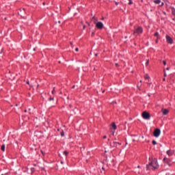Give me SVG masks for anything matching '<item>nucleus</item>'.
I'll return each instance as SVG.
<instances>
[{
	"label": "nucleus",
	"instance_id": "37998d69",
	"mask_svg": "<svg viewBox=\"0 0 175 175\" xmlns=\"http://www.w3.org/2000/svg\"><path fill=\"white\" fill-rule=\"evenodd\" d=\"M24 111H25V113H27V109H25Z\"/></svg>",
	"mask_w": 175,
	"mask_h": 175
},
{
	"label": "nucleus",
	"instance_id": "58836bf2",
	"mask_svg": "<svg viewBox=\"0 0 175 175\" xmlns=\"http://www.w3.org/2000/svg\"><path fill=\"white\" fill-rule=\"evenodd\" d=\"M33 51H36V49L34 48V49H33Z\"/></svg>",
	"mask_w": 175,
	"mask_h": 175
},
{
	"label": "nucleus",
	"instance_id": "49530a36",
	"mask_svg": "<svg viewBox=\"0 0 175 175\" xmlns=\"http://www.w3.org/2000/svg\"><path fill=\"white\" fill-rule=\"evenodd\" d=\"M104 92H105V90L103 91V94H104Z\"/></svg>",
	"mask_w": 175,
	"mask_h": 175
},
{
	"label": "nucleus",
	"instance_id": "1a4fd4ad",
	"mask_svg": "<svg viewBox=\"0 0 175 175\" xmlns=\"http://www.w3.org/2000/svg\"><path fill=\"white\" fill-rule=\"evenodd\" d=\"M161 111L163 113V116H167V114H169V110L166 109H162Z\"/></svg>",
	"mask_w": 175,
	"mask_h": 175
},
{
	"label": "nucleus",
	"instance_id": "a211bd4d",
	"mask_svg": "<svg viewBox=\"0 0 175 175\" xmlns=\"http://www.w3.org/2000/svg\"><path fill=\"white\" fill-rule=\"evenodd\" d=\"M52 94L54 95L55 94V88H53V90H52Z\"/></svg>",
	"mask_w": 175,
	"mask_h": 175
},
{
	"label": "nucleus",
	"instance_id": "f257e3e1",
	"mask_svg": "<svg viewBox=\"0 0 175 175\" xmlns=\"http://www.w3.org/2000/svg\"><path fill=\"white\" fill-rule=\"evenodd\" d=\"M149 161H150V162L148 165H146L147 170H149V169L155 170V169H158V167H159V165L158 164V160L156 158L152 159L150 157Z\"/></svg>",
	"mask_w": 175,
	"mask_h": 175
},
{
	"label": "nucleus",
	"instance_id": "8fccbe9b",
	"mask_svg": "<svg viewBox=\"0 0 175 175\" xmlns=\"http://www.w3.org/2000/svg\"><path fill=\"white\" fill-rule=\"evenodd\" d=\"M165 159H166L165 158L163 159V161H165Z\"/></svg>",
	"mask_w": 175,
	"mask_h": 175
},
{
	"label": "nucleus",
	"instance_id": "ea45409f",
	"mask_svg": "<svg viewBox=\"0 0 175 175\" xmlns=\"http://www.w3.org/2000/svg\"><path fill=\"white\" fill-rule=\"evenodd\" d=\"M116 66H118V64L116 63Z\"/></svg>",
	"mask_w": 175,
	"mask_h": 175
},
{
	"label": "nucleus",
	"instance_id": "412c9836",
	"mask_svg": "<svg viewBox=\"0 0 175 175\" xmlns=\"http://www.w3.org/2000/svg\"><path fill=\"white\" fill-rule=\"evenodd\" d=\"M129 5H132L133 3V2L132 1V0H129Z\"/></svg>",
	"mask_w": 175,
	"mask_h": 175
},
{
	"label": "nucleus",
	"instance_id": "2eb2a0df",
	"mask_svg": "<svg viewBox=\"0 0 175 175\" xmlns=\"http://www.w3.org/2000/svg\"><path fill=\"white\" fill-rule=\"evenodd\" d=\"M5 145H2L1 148V151H5Z\"/></svg>",
	"mask_w": 175,
	"mask_h": 175
},
{
	"label": "nucleus",
	"instance_id": "2f4dec72",
	"mask_svg": "<svg viewBox=\"0 0 175 175\" xmlns=\"http://www.w3.org/2000/svg\"><path fill=\"white\" fill-rule=\"evenodd\" d=\"M88 25L90 27L91 25L90 24V23H87Z\"/></svg>",
	"mask_w": 175,
	"mask_h": 175
},
{
	"label": "nucleus",
	"instance_id": "cd10ccee",
	"mask_svg": "<svg viewBox=\"0 0 175 175\" xmlns=\"http://www.w3.org/2000/svg\"><path fill=\"white\" fill-rule=\"evenodd\" d=\"M107 137L106 135H104V136H103V139H107Z\"/></svg>",
	"mask_w": 175,
	"mask_h": 175
},
{
	"label": "nucleus",
	"instance_id": "39448f33",
	"mask_svg": "<svg viewBox=\"0 0 175 175\" xmlns=\"http://www.w3.org/2000/svg\"><path fill=\"white\" fill-rule=\"evenodd\" d=\"M161 135V130L159 129H156L153 132V135L154 137H159Z\"/></svg>",
	"mask_w": 175,
	"mask_h": 175
},
{
	"label": "nucleus",
	"instance_id": "9d476101",
	"mask_svg": "<svg viewBox=\"0 0 175 175\" xmlns=\"http://www.w3.org/2000/svg\"><path fill=\"white\" fill-rule=\"evenodd\" d=\"M167 154L169 155V157H172V155L174 154V150H169L167 151Z\"/></svg>",
	"mask_w": 175,
	"mask_h": 175
},
{
	"label": "nucleus",
	"instance_id": "09e8293b",
	"mask_svg": "<svg viewBox=\"0 0 175 175\" xmlns=\"http://www.w3.org/2000/svg\"><path fill=\"white\" fill-rule=\"evenodd\" d=\"M137 167L139 168V167H140V166H139V165H138V166H137Z\"/></svg>",
	"mask_w": 175,
	"mask_h": 175
},
{
	"label": "nucleus",
	"instance_id": "6e6552de",
	"mask_svg": "<svg viewBox=\"0 0 175 175\" xmlns=\"http://www.w3.org/2000/svg\"><path fill=\"white\" fill-rule=\"evenodd\" d=\"M166 40L167 43H169L170 44H173V38H171L170 36H166Z\"/></svg>",
	"mask_w": 175,
	"mask_h": 175
},
{
	"label": "nucleus",
	"instance_id": "f3484780",
	"mask_svg": "<svg viewBox=\"0 0 175 175\" xmlns=\"http://www.w3.org/2000/svg\"><path fill=\"white\" fill-rule=\"evenodd\" d=\"M154 36H157V38H158V36H159V33H158V32H156V33H154Z\"/></svg>",
	"mask_w": 175,
	"mask_h": 175
},
{
	"label": "nucleus",
	"instance_id": "b1692460",
	"mask_svg": "<svg viewBox=\"0 0 175 175\" xmlns=\"http://www.w3.org/2000/svg\"><path fill=\"white\" fill-rule=\"evenodd\" d=\"M49 100H54V97H50Z\"/></svg>",
	"mask_w": 175,
	"mask_h": 175
},
{
	"label": "nucleus",
	"instance_id": "f03ea898",
	"mask_svg": "<svg viewBox=\"0 0 175 175\" xmlns=\"http://www.w3.org/2000/svg\"><path fill=\"white\" fill-rule=\"evenodd\" d=\"M135 33H137V35H142V33H143V27L138 26V27L133 31V35Z\"/></svg>",
	"mask_w": 175,
	"mask_h": 175
},
{
	"label": "nucleus",
	"instance_id": "7c9ffc66",
	"mask_svg": "<svg viewBox=\"0 0 175 175\" xmlns=\"http://www.w3.org/2000/svg\"><path fill=\"white\" fill-rule=\"evenodd\" d=\"M163 81H166V79H165V78H163Z\"/></svg>",
	"mask_w": 175,
	"mask_h": 175
},
{
	"label": "nucleus",
	"instance_id": "f8f14e48",
	"mask_svg": "<svg viewBox=\"0 0 175 175\" xmlns=\"http://www.w3.org/2000/svg\"><path fill=\"white\" fill-rule=\"evenodd\" d=\"M154 3H156V5H159L161 3V0H154Z\"/></svg>",
	"mask_w": 175,
	"mask_h": 175
},
{
	"label": "nucleus",
	"instance_id": "f704fd0d",
	"mask_svg": "<svg viewBox=\"0 0 175 175\" xmlns=\"http://www.w3.org/2000/svg\"><path fill=\"white\" fill-rule=\"evenodd\" d=\"M169 69H170V68H169V67H167V68H166V70H169Z\"/></svg>",
	"mask_w": 175,
	"mask_h": 175
},
{
	"label": "nucleus",
	"instance_id": "6ab92c4d",
	"mask_svg": "<svg viewBox=\"0 0 175 175\" xmlns=\"http://www.w3.org/2000/svg\"><path fill=\"white\" fill-rule=\"evenodd\" d=\"M152 144H153V146H155V144H157V142L155 140H153L152 142Z\"/></svg>",
	"mask_w": 175,
	"mask_h": 175
},
{
	"label": "nucleus",
	"instance_id": "4be33fe9",
	"mask_svg": "<svg viewBox=\"0 0 175 175\" xmlns=\"http://www.w3.org/2000/svg\"><path fill=\"white\" fill-rule=\"evenodd\" d=\"M148 64H150V60L148 59V60L146 61V65L147 66V65H148Z\"/></svg>",
	"mask_w": 175,
	"mask_h": 175
},
{
	"label": "nucleus",
	"instance_id": "c756f323",
	"mask_svg": "<svg viewBox=\"0 0 175 175\" xmlns=\"http://www.w3.org/2000/svg\"><path fill=\"white\" fill-rule=\"evenodd\" d=\"M83 29H85V25H83Z\"/></svg>",
	"mask_w": 175,
	"mask_h": 175
},
{
	"label": "nucleus",
	"instance_id": "3c124183",
	"mask_svg": "<svg viewBox=\"0 0 175 175\" xmlns=\"http://www.w3.org/2000/svg\"><path fill=\"white\" fill-rule=\"evenodd\" d=\"M43 5H44V3H43Z\"/></svg>",
	"mask_w": 175,
	"mask_h": 175
},
{
	"label": "nucleus",
	"instance_id": "e433bc0d",
	"mask_svg": "<svg viewBox=\"0 0 175 175\" xmlns=\"http://www.w3.org/2000/svg\"><path fill=\"white\" fill-rule=\"evenodd\" d=\"M102 170H105V167H102Z\"/></svg>",
	"mask_w": 175,
	"mask_h": 175
},
{
	"label": "nucleus",
	"instance_id": "423d86ee",
	"mask_svg": "<svg viewBox=\"0 0 175 175\" xmlns=\"http://www.w3.org/2000/svg\"><path fill=\"white\" fill-rule=\"evenodd\" d=\"M18 14L21 16V17H25V8H21L19 10V12H18Z\"/></svg>",
	"mask_w": 175,
	"mask_h": 175
},
{
	"label": "nucleus",
	"instance_id": "aec40b11",
	"mask_svg": "<svg viewBox=\"0 0 175 175\" xmlns=\"http://www.w3.org/2000/svg\"><path fill=\"white\" fill-rule=\"evenodd\" d=\"M164 72V77H166L167 75L166 74V70H163Z\"/></svg>",
	"mask_w": 175,
	"mask_h": 175
},
{
	"label": "nucleus",
	"instance_id": "de8ad7c7",
	"mask_svg": "<svg viewBox=\"0 0 175 175\" xmlns=\"http://www.w3.org/2000/svg\"><path fill=\"white\" fill-rule=\"evenodd\" d=\"M72 88H75V85L72 86Z\"/></svg>",
	"mask_w": 175,
	"mask_h": 175
},
{
	"label": "nucleus",
	"instance_id": "ddd939ff",
	"mask_svg": "<svg viewBox=\"0 0 175 175\" xmlns=\"http://www.w3.org/2000/svg\"><path fill=\"white\" fill-rule=\"evenodd\" d=\"M172 14H173V16H175V8H172Z\"/></svg>",
	"mask_w": 175,
	"mask_h": 175
},
{
	"label": "nucleus",
	"instance_id": "a18cd8bd",
	"mask_svg": "<svg viewBox=\"0 0 175 175\" xmlns=\"http://www.w3.org/2000/svg\"><path fill=\"white\" fill-rule=\"evenodd\" d=\"M16 107L18 106V104H16Z\"/></svg>",
	"mask_w": 175,
	"mask_h": 175
},
{
	"label": "nucleus",
	"instance_id": "0eeeda50",
	"mask_svg": "<svg viewBox=\"0 0 175 175\" xmlns=\"http://www.w3.org/2000/svg\"><path fill=\"white\" fill-rule=\"evenodd\" d=\"M109 144H110L111 147H112V148L116 147V148H118V146H121V143L116 142H113L112 143L111 142Z\"/></svg>",
	"mask_w": 175,
	"mask_h": 175
},
{
	"label": "nucleus",
	"instance_id": "c03bdc74",
	"mask_svg": "<svg viewBox=\"0 0 175 175\" xmlns=\"http://www.w3.org/2000/svg\"><path fill=\"white\" fill-rule=\"evenodd\" d=\"M92 18H93V19H95V16H93Z\"/></svg>",
	"mask_w": 175,
	"mask_h": 175
},
{
	"label": "nucleus",
	"instance_id": "473e14b6",
	"mask_svg": "<svg viewBox=\"0 0 175 175\" xmlns=\"http://www.w3.org/2000/svg\"><path fill=\"white\" fill-rule=\"evenodd\" d=\"M95 57H98V53H95Z\"/></svg>",
	"mask_w": 175,
	"mask_h": 175
},
{
	"label": "nucleus",
	"instance_id": "a878e982",
	"mask_svg": "<svg viewBox=\"0 0 175 175\" xmlns=\"http://www.w3.org/2000/svg\"><path fill=\"white\" fill-rule=\"evenodd\" d=\"M41 153L42 154V155H44V152H43V150H41Z\"/></svg>",
	"mask_w": 175,
	"mask_h": 175
},
{
	"label": "nucleus",
	"instance_id": "72a5a7b5",
	"mask_svg": "<svg viewBox=\"0 0 175 175\" xmlns=\"http://www.w3.org/2000/svg\"><path fill=\"white\" fill-rule=\"evenodd\" d=\"M163 13L166 16V12H163Z\"/></svg>",
	"mask_w": 175,
	"mask_h": 175
},
{
	"label": "nucleus",
	"instance_id": "79ce46f5",
	"mask_svg": "<svg viewBox=\"0 0 175 175\" xmlns=\"http://www.w3.org/2000/svg\"><path fill=\"white\" fill-rule=\"evenodd\" d=\"M27 84H29V81H27Z\"/></svg>",
	"mask_w": 175,
	"mask_h": 175
},
{
	"label": "nucleus",
	"instance_id": "7ed1b4c3",
	"mask_svg": "<svg viewBox=\"0 0 175 175\" xmlns=\"http://www.w3.org/2000/svg\"><path fill=\"white\" fill-rule=\"evenodd\" d=\"M142 116L144 120H150V118H151V116L150 115V113L147 111H144Z\"/></svg>",
	"mask_w": 175,
	"mask_h": 175
},
{
	"label": "nucleus",
	"instance_id": "c9c22d12",
	"mask_svg": "<svg viewBox=\"0 0 175 175\" xmlns=\"http://www.w3.org/2000/svg\"><path fill=\"white\" fill-rule=\"evenodd\" d=\"M114 132H115L114 131H111L112 135H114Z\"/></svg>",
	"mask_w": 175,
	"mask_h": 175
},
{
	"label": "nucleus",
	"instance_id": "dca6fc26",
	"mask_svg": "<svg viewBox=\"0 0 175 175\" xmlns=\"http://www.w3.org/2000/svg\"><path fill=\"white\" fill-rule=\"evenodd\" d=\"M64 155H65L66 157H68V154H69V152L66 150V151L64 152Z\"/></svg>",
	"mask_w": 175,
	"mask_h": 175
},
{
	"label": "nucleus",
	"instance_id": "4c0bfd02",
	"mask_svg": "<svg viewBox=\"0 0 175 175\" xmlns=\"http://www.w3.org/2000/svg\"><path fill=\"white\" fill-rule=\"evenodd\" d=\"M101 20H105V17H103V18H101Z\"/></svg>",
	"mask_w": 175,
	"mask_h": 175
},
{
	"label": "nucleus",
	"instance_id": "5fc2aeb1",
	"mask_svg": "<svg viewBox=\"0 0 175 175\" xmlns=\"http://www.w3.org/2000/svg\"><path fill=\"white\" fill-rule=\"evenodd\" d=\"M1 175H3V174H1Z\"/></svg>",
	"mask_w": 175,
	"mask_h": 175
},
{
	"label": "nucleus",
	"instance_id": "393cba45",
	"mask_svg": "<svg viewBox=\"0 0 175 175\" xmlns=\"http://www.w3.org/2000/svg\"><path fill=\"white\" fill-rule=\"evenodd\" d=\"M163 65L165 66V65H166V61L163 60Z\"/></svg>",
	"mask_w": 175,
	"mask_h": 175
},
{
	"label": "nucleus",
	"instance_id": "a19ab883",
	"mask_svg": "<svg viewBox=\"0 0 175 175\" xmlns=\"http://www.w3.org/2000/svg\"><path fill=\"white\" fill-rule=\"evenodd\" d=\"M163 5H164V3H161V6H163Z\"/></svg>",
	"mask_w": 175,
	"mask_h": 175
},
{
	"label": "nucleus",
	"instance_id": "bb28decb",
	"mask_svg": "<svg viewBox=\"0 0 175 175\" xmlns=\"http://www.w3.org/2000/svg\"><path fill=\"white\" fill-rule=\"evenodd\" d=\"M75 51H79V48H76Z\"/></svg>",
	"mask_w": 175,
	"mask_h": 175
},
{
	"label": "nucleus",
	"instance_id": "603ef678",
	"mask_svg": "<svg viewBox=\"0 0 175 175\" xmlns=\"http://www.w3.org/2000/svg\"><path fill=\"white\" fill-rule=\"evenodd\" d=\"M172 20H174V18H172Z\"/></svg>",
	"mask_w": 175,
	"mask_h": 175
},
{
	"label": "nucleus",
	"instance_id": "5701e85b",
	"mask_svg": "<svg viewBox=\"0 0 175 175\" xmlns=\"http://www.w3.org/2000/svg\"><path fill=\"white\" fill-rule=\"evenodd\" d=\"M145 79H146V80H147V79H150V77H148V75H146Z\"/></svg>",
	"mask_w": 175,
	"mask_h": 175
},
{
	"label": "nucleus",
	"instance_id": "9b49d317",
	"mask_svg": "<svg viewBox=\"0 0 175 175\" xmlns=\"http://www.w3.org/2000/svg\"><path fill=\"white\" fill-rule=\"evenodd\" d=\"M111 127L113 128V131H116V129H117V125H116L115 122H112Z\"/></svg>",
	"mask_w": 175,
	"mask_h": 175
},
{
	"label": "nucleus",
	"instance_id": "c85d7f7f",
	"mask_svg": "<svg viewBox=\"0 0 175 175\" xmlns=\"http://www.w3.org/2000/svg\"><path fill=\"white\" fill-rule=\"evenodd\" d=\"M115 5H116V6L118 5V2H116Z\"/></svg>",
	"mask_w": 175,
	"mask_h": 175
},
{
	"label": "nucleus",
	"instance_id": "864d4df0",
	"mask_svg": "<svg viewBox=\"0 0 175 175\" xmlns=\"http://www.w3.org/2000/svg\"><path fill=\"white\" fill-rule=\"evenodd\" d=\"M140 83H142V81H140Z\"/></svg>",
	"mask_w": 175,
	"mask_h": 175
},
{
	"label": "nucleus",
	"instance_id": "4468645a",
	"mask_svg": "<svg viewBox=\"0 0 175 175\" xmlns=\"http://www.w3.org/2000/svg\"><path fill=\"white\" fill-rule=\"evenodd\" d=\"M60 135L62 137H64V136H65V133L64 132V131H61Z\"/></svg>",
	"mask_w": 175,
	"mask_h": 175
},
{
	"label": "nucleus",
	"instance_id": "20e7f679",
	"mask_svg": "<svg viewBox=\"0 0 175 175\" xmlns=\"http://www.w3.org/2000/svg\"><path fill=\"white\" fill-rule=\"evenodd\" d=\"M94 24H96V28L97 29H103V23L102 22H95Z\"/></svg>",
	"mask_w": 175,
	"mask_h": 175
}]
</instances>
